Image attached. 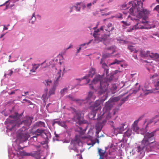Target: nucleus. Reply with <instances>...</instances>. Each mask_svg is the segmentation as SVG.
Returning <instances> with one entry per match:
<instances>
[{
	"instance_id": "nucleus-1",
	"label": "nucleus",
	"mask_w": 159,
	"mask_h": 159,
	"mask_svg": "<svg viewBox=\"0 0 159 159\" xmlns=\"http://www.w3.org/2000/svg\"><path fill=\"white\" fill-rule=\"evenodd\" d=\"M155 131L151 133L148 132L146 133L144 135L143 139L141 142V146L137 147V152L140 154L144 153L146 151L149 152L152 149L151 144H157L155 141L154 136Z\"/></svg>"
},
{
	"instance_id": "nucleus-2",
	"label": "nucleus",
	"mask_w": 159,
	"mask_h": 159,
	"mask_svg": "<svg viewBox=\"0 0 159 159\" xmlns=\"http://www.w3.org/2000/svg\"><path fill=\"white\" fill-rule=\"evenodd\" d=\"M144 0H137L136 3L133 4L132 7L129 9V12L132 15L136 16L137 17L140 18H143V20L146 18L143 17L144 16L147 15L150 13V11L146 9L143 8V2Z\"/></svg>"
},
{
	"instance_id": "nucleus-3",
	"label": "nucleus",
	"mask_w": 159,
	"mask_h": 159,
	"mask_svg": "<svg viewBox=\"0 0 159 159\" xmlns=\"http://www.w3.org/2000/svg\"><path fill=\"white\" fill-rule=\"evenodd\" d=\"M9 117L11 119H7V121L5 122L7 130H11L16 126L19 127L20 119L19 118L18 114L17 113L15 112L14 116H9Z\"/></svg>"
},
{
	"instance_id": "nucleus-4",
	"label": "nucleus",
	"mask_w": 159,
	"mask_h": 159,
	"mask_svg": "<svg viewBox=\"0 0 159 159\" xmlns=\"http://www.w3.org/2000/svg\"><path fill=\"white\" fill-rule=\"evenodd\" d=\"M114 74H111L109 79L106 78L104 79V82L102 81L100 82V87L101 93H104L107 90L109 82L113 80Z\"/></svg>"
},
{
	"instance_id": "nucleus-5",
	"label": "nucleus",
	"mask_w": 159,
	"mask_h": 159,
	"mask_svg": "<svg viewBox=\"0 0 159 159\" xmlns=\"http://www.w3.org/2000/svg\"><path fill=\"white\" fill-rule=\"evenodd\" d=\"M56 87V85H53V87L50 89L48 93V89H45L44 91L45 93L42 97V98L44 101H47L51 95L54 94Z\"/></svg>"
},
{
	"instance_id": "nucleus-6",
	"label": "nucleus",
	"mask_w": 159,
	"mask_h": 159,
	"mask_svg": "<svg viewBox=\"0 0 159 159\" xmlns=\"http://www.w3.org/2000/svg\"><path fill=\"white\" fill-rule=\"evenodd\" d=\"M102 100H97L94 103L93 107L92 109L91 113L90 114L92 116V117L94 118L95 116L96 111L98 110L100 111L101 109L100 105L102 103Z\"/></svg>"
},
{
	"instance_id": "nucleus-7",
	"label": "nucleus",
	"mask_w": 159,
	"mask_h": 159,
	"mask_svg": "<svg viewBox=\"0 0 159 159\" xmlns=\"http://www.w3.org/2000/svg\"><path fill=\"white\" fill-rule=\"evenodd\" d=\"M30 136L28 133L22 131L21 132L18 133L17 137V139L20 142H23L28 140Z\"/></svg>"
},
{
	"instance_id": "nucleus-8",
	"label": "nucleus",
	"mask_w": 159,
	"mask_h": 159,
	"mask_svg": "<svg viewBox=\"0 0 159 159\" xmlns=\"http://www.w3.org/2000/svg\"><path fill=\"white\" fill-rule=\"evenodd\" d=\"M101 81H102L104 82V79H103V77L102 76L100 75H96L94 78L93 79L92 81V84H96V83L100 82V84ZM99 91V93L100 94H101L103 93H101V87H100Z\"/></svg>"
},
{
	"instance_id": "nucleus-9",
	"label": "nucleus",
	"mask_w": 159,
	"mask_h": 159,
	"mask_svg": "<svg viewBox=\"0 0 159 159\" xmlns=\"http://www.w3.org/2000/svg\"><path fill=\"white\" fill-rule=\"evenodd\" d=\"M113 104L114 103L109 100L107 102L105 103V106L103 109V114H104L106 112H109L112 107Z\"/></svg>"
},
{
	"instance_id": "nucleus-10",
	"label": "nucleus",
	"mask_w": 159,
	"mask_h": 159,
	"mask_svg": "<svg viewBox=\"0 0 159 159\" xmlns=\"http://www.w3.org/2000/svg\"><path fill=\"white\" fill-rule=\"evenodd\" d=\"M36 148H38V150L37 151H34L30 153H29V154H28V156H31L36 159H39L40 157V150L39 149L40 147V146H36Z\"/></svg>"
},
{
	"instance_id": "nucleus-11",
	"label": "nucleus",
	"mask_w": 159,
	"mask_h": 159,
	"mask_svg": "<svg viewBox=\"0 0 159 159\" xmlns=\"http://www.w3.org/2000/svg\"><path fill=\"white\" fill-rule=\"evenodd\" d=\"M107 50L111 51V52L109 53L108 52V53H105L103 54V57L104 58H106L110 57L111 55L116 51V48L115 46H112L109 47H108L107 48Z\"/></svg>"
},
{
	"instance_id": "nucleus-12",
	"label": "nucleus",
	"mask_w": 159,
	"mask_h": 159,
	"mask_svg": "<svg viewBox=\"0 0 159 159\" xmlns=\"http://www.w3.org/2000/svg\"><path fill=\"white\" fill-rule=\"evenodd\" d=\"M33 118L31 117L30 116H26L25 118V119L21 122L20 120V122L19 124V125L21 124H23L27 126H29L31 124Z\"/></svg>"
},
{
	"instance_id": "nucleus-13",
	"label": "nucleus",
	"mask_w": 159,
	"mask_h": 159,
	"mask_svg": "<svg viewBox=\"0 0 159 159\" xmlns=\"http://www.w3.org/2000/svg\"><path fill=\"white\" fill-rule=\"evenodd\" d=\"M136 21L137 22V23L134 26V27L135 30H136L139 29H146V28L144 26L141 25H140L141 23L143 24L144 23H148V21L144 20V21H142L139 22V20H136Z\"/></svg>"
},
{
	"instance_id": "nucleus-14",
	"label": "nucleus",
	"mask_w": 159,
	"mask_h": 159,
	"mask_svg": "<svg viewBox=\"0 0 159 159\" xmlns=\"http://www.w3.org/2000/svg\"><path fill=\"white\" fill-rule=\"evenodd\" d=\"M120 126L119 127L115 128L114 126H112L114 132L116 134L122 133L123 131L124 130V126L125 125L124 124H121L120 125Z\"/></svg>"
},
{
	"instance_id": "nucleus-15",
	"label": "nucleus",
	"mask_w": 159,
	"mask_h": 159,
	"mask_svg": "<svg viewBox=\"0 0 159 159\" xmlns=\"http://www.w3.org/2000/svg\"><path fill=\"white\" fill-rule=\"evenodd\" d=\"M44 129H37L35 132L33 133V134L35 135L33 136V138H37L38 136L42 135L43 134H46L44 132Z\"/></svg>"
},
{
	"instance_id": "nucleus-16",
	"label": "nucleus",
	"mask_w": 159,
	"mask_h": 159,
	"mask_svg": "<svg viewBox=\"0 0 159 159\" xmlns=\"http://www.w3.org/2000/svg\"><path fill=\"white\" fill-rule=\"evenodd\" d=\"M149 56L153 60L159 61V54L157 53H150L149 52Z\"/></svg>"
},
{
	"instance_id": "nucleus-17",
	"label": "nucleus",
	"mask_w": 159,
	"mask_h": 159,
	"mask_svg": "<svg viewBox=\"0 0 159 159\" xmlns=\"http://www.w3.org/2000/svg\"><path fill=\"white\" fill-rule=\"evenodd\" d=\"M72 112L73 113L75 114L77 116H75V118H76L77 120H79L80 119V116L81 115V111L78 110L77 111L74 108L72 109Z\"/></svg>"
},
{
	"instance_id": "nucleus-18",
	"label": "nucleus",
	"mask_w": 159,
	"mask_h": 159,
	"mask_svg": "<svg viewBox=\"0 0 159 159\" xmlns=\"http://www.w3.org/2000/svg\"><path fill=\"white\" fill-rule=\"evenodd\" d=\"M93 36L95 38L94 40L95 43H98L102 40V38L100 37L99 35H97L95 34H93Z\"/></svg>"
},
{
	"instance_id": "nucleus-19",
	"label": "nucleus",
	"mask_w": 159,
	"mask_h": 159,
	"mask_svg": "<svg viewBox=\"0 0 159 159\" xmlns=\"http://www.w3.org/2000/svg\"><path fill=\"white\" fill-rule=\"evenodd\" d=\"M138 51L139 52L140 55L142 57H147L148 56H149L150 52L149 51L145 52L141 49H140Z\"/></svg>"
},
{
	"instance_id": "nucleus-20",
	"label": "nucleus",
	"mask_w": 159,
	"mask_h": 159,
	"mask_svg": "<svg viewBox=\"0 0 159 159\" xmlns=\"http://www.w3.org/2000/svg\"><path fill=\"white\" fill-rule=\"evenodd\" d=\"M42 63L41 64H34L33 65V67L31 70H30V72H35L36 71V70L41 65H42L43 63Z\"/></svg>"
},
{
	"instance_id": "nucleus-21",
	"label": "nucleus",
	"mask_w": 159,
	"mask_h": 159,
	"mask_svg": "<svg viewBox=\"0 0 159 159\" xmlns=\"http://www.w3.org/2000/svg\"><path fill=\"white\" fill-rule=\"evenodd\" d=\"M36 127H45V124L43 122L39 121L36 122L34 125Z\"/></svg>"
},
{
	"instance_id": "nucleus-22",
	"label": "nucleus",
	"mask_w": 159,
	"mask_h": 159,
	"mask_svg": "<svg viewBox=\"0 0 159 159\" xmlns=\"http://www.w3.org/2000/svg\"><path fill=\"white\" fill-rule=\"evenodd\" d=\"M95 73V70L94 68H91L90 69L88 74V76L89 77H92Z\"/></svg>"
},
{
	"instance_id": "nucleus-23",
	"label": "nucleus",
	"mask_w": 159,
	"mask_h": 159,
	"mask_svg": "<svg viewBox=\"0 0 159 159\" xmlns=\"http://www.w3.org/2000/svg\"><path fill=\"white\" fill-rule=\"evenodd\" d=\"M157 117L158 116H156L154 117L152 119L149 120L146 125V127H147L148 125L152 123H153L154 124L156 123L157 122L156 118H157Z\"/></svg>"
},
{
	"instance_id": "nucleus-24",
	"label": "nucleus",
	"mask_w": 159,
	"mask_h": 159,
	"mask_svg": "<svg viewBox=\"0 0 159 159\" xmlns=\"http://www.w3.org/2000/svg\"><path fill=\"white\" fill-rule=\"evenodd\" d=\"M68 97L71 100L75 101L79 105H80L83 101V100H80L79 99H75L73 97H70V96H68Z\"/></svg>"
},
{
	"instance_id": "nucleus-25",
	"label": "nucleus",
	"mask_w": 159,
	"mask_h": 159,
	"mask_svg": "<svg viewBox=\"0 0 159 159\" xmlns=\"http://www.w3.org/2000/svg\"><path fill=\"white\" fill-rule=\"evenodd\" d=\"M112 26V24L111 23H109L108 24L106 28L105 29V30L108 31L110 32V31H112L114 30V27H112L111 29H110V28Z\"/></svg>"
},
{
	"instance_id": "nucleus-26",
	"label": "nucleus",
	"mask_w": 159,
	"mask_h": 159,
	"mask_svg": "<svg viewBox=\"0 0 159 159\" xmlns=\"http://www.w3.org/2000/svg\"><path fill=\"white\" fill-rule=\"evenodd\" d=\"M17 154L18 156H28V154L29 153H26L24 152V151H19L17 152Z\"/></svg>"
},
{
	"instance_id": "nucleus-27",
	"label": "nucleus",
	"mask_w": 159,
	"mask_h": 159,
	"mask_svg": "<svg viewBox=\"0 0 159 159\" xmlns=\"http://www.w3.org/2000/svg\"><path fill=\"white\" fill-rule=\"evenodd\" d=\"M95 98V97L93 96V93L92 92H90L89 93V94L88 97L86 98L87 100L89 99H92L94 100Z\"/></svg>"
},
{
	"instance_id": "nucleus-28",
	"label": "nucleus",
	"mask_w": 159,
	"mask_h": 159,
	"mask_svg": "<svg viewBox=\"0 0 159 159\" xmlns=\"http://www.w3.org/2000/svg\"><path fill=\"white\" fill-rule=\"evenodd\" d=\"M61 70H60L57 73L56 76L55 77L56 79V81H57L58 80H59L61 76Z\"/></svg>"
},
{
	"instance_id": "nucleus-29",
	"label": "nucleus",
	"mask_w": 159,
	"mask_h": 159,
	"mask_svg": "<svg viewBox=\"0 0 159 159\" xmlns=\"http://www.w3.org/2000/svg\"><path fill=\"white\" fill-rule=\"evenodd\" d=\"M98 153L100 155V159H101L102 158V157H103L105 154V151L102 150V149H98Z\"/></svg>"
},
{
	"instance_id": "nucleus-30",
	"label": "nucleus",
	"mask_w": 159,
	"mask_h": 159,
	"mask_svg": "<svg viewBox=\"0 0 159 159\" xmlns=\"http://www.w3.org/2000/svg\"><path fill=\"white\" fill-rule=\"evenodd\" d=\"M128 48L132 52H134L135 53H137L138 52V51L136 50L135 49L134 47L132 46H129L128 47Z\"/></svg>"
},
{
	"instance_id": "nucleus-31",
	"label": "nucleus",
	"mask_w": 159,
	"mask_h": 159,
	"mask_svg": "<svg viewBox=\"0 0 159 159\" xmlns=\"http://www.w3.org/2000/svg\"><path fill=\"white\" fill-rule=\"evenodd\" d=\"M120 99L119 97H115L114 98H111L109 101L113 103V102H117L119 101Z\"/></svg>"
},
{
	"instance_id": "nucleus-32",
	"label": "nucleus",
	"mask_w": 159,
	"mask_h": 159,
	"mask_svg": "<svg viewBox=\"0 0 159 159\" xmlns=\"http://www.w3.org/2000/svg\"><path fill=\"white\" fill-rule=\"evenodd\" d=\"M57 124H58L59 125H61V126L65 128L66 129L67 128L66 125V122L64 121H58Z\"/></svg>"
},
{
	"instance_id": "nucleus-33",
	"label": "nucleus",
	"mask_w": 159,
	"mask_h": 159,
	"mask_svg": "<svg viewBox=\"0 0 159 159\" xmlns=\"http://www.w3.org/2000/svg\"><path fill=\"white\" fill-rule=\"evenodd\" d=\"M143 90L145 92V95H147L149 93H152V90H148L146 88L145 89L144 88L143 89Z\"/></svg>"
},
{
	"instance_id": "nucleus-34",
	"label": "nucleus",
	"mask_w": 159,
	"mask_h": 159,
	"mask_svg": "<svg viewBox=\"0 0 159 159\" xmlns=\"http://www.w3.org/2000/svg\"><path fill=\"white\" fill-rule=\"evenodd\" d=\"M124 135L125 136L129 137L131 135V131L129 130H128L125 133Z\"/></svg>"
},
{
	"instance_id": "nucleus-35",
	"label": "nucleus",
	"mask_w": 159,
	"mask_h": 159,
	"mask_svg": "<svg viewBox=\"0 0 159 159\" xmlns=\"http://www.w3.org/2000/svg\"><path fill=\"white\" fill-rule=\"evenodd\" d=\"M81 4V2L77 3V4H76V6L73 7L72 8H75L77 11H80V7H79L78 6L79 5H80Z\"/></svg>"
},
{
	"instance_id": "nucleus-36",
	"label": "nucleus",
	"mask_w": 159,
	"mask_h": 159,
	"mask_svg": "<svg viewBox=\"0 0 159 159\" xmlns=\"http://www.w3.org/2000/svg\"><path fill=\"white\" fill-rule=\"evenodd\" d=\"M102 67L105 69V70L106 72V74L107 75L108 73V69H106V68L107 67V65L105 63H103L102 64Z\"/></svg>"
},
{
	"instance_id": "nucleus-37",
	"label": "nucleus",
	"mask_w": 159,
	"mask_h": 159,
	"mask_svg": "<svg viewBox=\"0 0 159 159\" xmlns=\"http://www.w3.org/2000/svg\"><path fill=\"white\" fill-rule=\"evenodd\" d=\"M67 89L68 88H65L61 90L60 91L61 94L63 95L67 92Z\"/></svg>"
},
{
	"instance_id": "nucleus-38",
	"label": "nucleus",
	"mask_w": 159,
	"mask_h": 159,
	"mask_svg": "<svg viewBox=\"0 0 159 159\" xmlns=\"http://www.w3.org/2000/svg\"><path fill=\"white\" fill-rule=\"evenodd\" d=\"M35 17L34 16V13L32 16V18L30 20V22L31 23V24H33L34 22L35 21Z\"/></svg>"
},
{
	"instance_id": "nucleus-39",
	"label": "nucleus",
	"mask_w": 159,
	"mask_h": 159,
	"mask_svg": "<svg viewBox=\"0 0 159 159\" xmlns=\"http://www.w3.org/2000/svg\"><path fill=\"white\" fill-rule=\"evenodd\" d=\"M132 129L133 131L137 132L139 129V128L138 127L137 125H132Z\"/></svg>"
},
{
	"instance_id": "nucleus-40",
	"label": "nucleus",
	"mask_w": 159,
	"mask_h": 159,
	"mask_svg": "<svg viewBox=\"0 0 159 159\" xmlns=\"http://www.w3.org/2000/svg\"><path fill=\"white\" fill-rule=\"evenodd\" d=\"M158 75L157 73H155L153 75H151L150 76V79L153 80L155 78L158 77Z\"/></svg>"
},
{
	"instance_id": "nucleus-41",
	"label": "nucleus",
	"mask_w": 159,
	"mask_h": 159,
	"mask_svg": "<svg viewBox=\"0 0 159 159\" xmlns=\"http://www.w3.org/2000/svg\"><path fill=\"white\" fill-rule=\"evenodd\" d=\"M102 127L101 126H99V125L98 124H97L96 125V129L97 130V132H99L100 131H101L102 129Z\"/></svg>"
},
{
	"instance_id": "nucleus-42",
	"label": "nucleus",
	"mask_w": 159,
	"mask_h": 159,
	"mask_svg": "<svg viewBox=\"0 0 159 159\" xmlns=\"http://www.w3.org/2000/svg\"><path fill=\"white\" fill-rule=\"evenodd\" d=\"M52 82V81L51 80H45L44 82L45 85L47 86H50Z\"/></svg>"
},
{
	"instance_id": "nucleus-43",
	"label": "nucleus",
	"mask_w": 159,
	"mask_h": 159,
	"mask_svg": "<svg viewBox=\"0 0 159 159\" xmlns=\"http://www.w3.org/2000/svg\"><path fill=\"white\" fill-rule=\"evenodd\" d=\"M120 62V61H119L117 59H116L114 61L110 64V65H112L115 64H118Z\"/></svg>"
},
{
	"instance_id": "nucleus-44",
	"label": "nucleus",
	"mask_w": 159,
	"mask_h": 159,
	"mask_svg": "<svg viewBox=\"0 0 159 159\" xmlns=\"http://www.w3.org/2000/svg\"><path fill=\"white\" fill-rule=\"evenodd\" d=\"M134 29V26L133 27H130L129 28L127 29V31L129 32H131Z\"/></svg>"
},
{
	"instance_id": "nucleus-45",
	"label": "nucleus",
	"mask_w": 159,
	"mask_h": 159,
	"mask_svg": "<svg viewBox=\"0 0 159 159\" xmlns=\"http://www.w3.org/2000/svg\"><path fill=\"white\" fill-rule=\"evenodd\" d=\"M155 87L157 89H159V81L157 82L155 84Z\"/></svg>"
},
{
	"instance_id": "nucleus-46",
	"label": "nucleus",
	"mask_w": 159,
	"mask_h": 159,
	"mask_svg": "<svg viewBox=\"0 0 159 159\" xmlns=\"http://www.w3.org/2000/svg\"><path fill=\"white\" fill-rule=\"evenodd\" d=\"M128 96H127L125 97V98H124L122 99V101L123 102L122 103H123L125 102V101H126L127 100V99L128 98Z\"/></svg>"
},
{
	"instance_id": "nucleus-47",
	"label": "nucleus",
	"mask_w": 159,
	"mask_h": 159,
	"mask_svg": "<svg viewBox=\"0 0 159 159\" xmlns=\"http://www.w3.org/2000/svg\"><path fill=\"white\" fill-rule=\"evenodd\" d=\"M158 10H159V5H157L154 8V10L157 11Z\"/></svg>"
},
{
	"instance_id": "nucleus-48",
	"label": "nucleus",
	"mask_w": 159,
	"mask_h": 159,
	"mask_svg": "<svg viewBox=\"0 0 159 159\" xmlns=\"http://www.w3.org/2000/svg\"><path fill=\"white\" fill-rule=\"evenodd\" d=\"M99 31H100V30L99 29H98L97 30L94 31L93 34H96L97 35H99L98 34V33L99 32Z\"/></svg>"
},
{
	"instance_id": "nucleus-49",
	"label": "nucleus",
	"mask_w": 159,
	"mask_h": 159,
	"mask_svg": "<svg viewBox=\"0 0 159 159\" xmlns=\"http://www.w3.org/2000/svg\"><path fill=\"white\" fill-rule=\"evenodd\" d=\"M92 5L91 3H90L87 5V7L89 8H90Z\"/></svg>"
},
{
	"instance_id": "nucleus-50",
	"label": "nucleus",
	"mask_w": 159,
	"mask_h": 159,
	"mask_svg": "<svg viewBox=\"0 0 159 159\" xmlns=\"http://www.w3.org/2000/svg\"><path fill=\"white\" fill-rule=\"evenodd\" d=\"M9 71H10V72L9 73L7 74V75H9V76H11L12 74L13 71L11 70H9Z\"/></svg>"
},
{
	"instance_id": "nucleus-51",
	"label": "nucleus",
	"mask_w": 159,
	"mask_h": 159,
	"mask_svg": "<svg viewBox=\"0 0 159 159\" xmlns=\"http://www.w3.org/2000/svg\"><path fill=\"white\" fill-rule=\"evenodd\" d=\"M138 121H139L138 120H136L135 121H134L133 125H137V124L138 122Z\"/></svg>"
},
{
	"instance_id": "nucleus-52",
	"label": "nucleus",
	"mask_w": 159,
	"mask_h": 159,
	"mask_svg": "<svg viewBox=\"0 0 159 159\" xmlns=\"http://www.w3.org/2000/svg\"><path fill=\"white\" fill-rule=\"evenodd\" d=\"M9 26V25H8L7 26H5V25L4 26L3 30H7L8 29V27Z\"/></svg>"
},
{
	"instance_id": "nucleus-53",
	"label": "nucleus",
	"mask_w": 159,
	"mask_h": 159,
	"mask_svg": "<svg viewBox=\"0 0 159 159\" xmlns=\"http://www.w3.org/2000/svg\"><path fill=\"white\" fill-rule=\"evenodd\" d=\"M77 137H78L77 136H75V140L76 142L79 143V140H78V139H77Z\"/></svg>"
},
{
	"instance_id": "nucleus-54",
	"label": "nucleus",
	"mask_w": 159,
	"mask_h": 159,
	"mask_svg": "<svg viewBox=\"0 0 159 159\" xmlns=\"http://www.w3.org/2000/svg\"><path fill=\"white\" fill-rule=\"evenodd\" d=\"M89 87L90 89H93V86L92 84H90L89 85Z\"/></svg>"
},
{
	"instance_id": "nucleus-55",
	"label": "nucleus",
	"mask_w": 159,
	"mask_h": 159,
	"mask_svg": "<svg viewBox=\"0 0 159 159\" xmlns=\"http://www.w3.org/2000/svg\"><path fill=\"white\" fill-rule=\"evenodd\" d=\"M119 72L118 70H115L114 72V73H113L112 74H114V75H115L116 74V73H117L118 72Z\"/></svg>"
},
{
	"instance_id": "nucleus-56",
	"label": "nucleus",
	"mask_w": 159,
	"mask_h": 159,
	"mask_svg": "<svg viewBox=\"0 0 159 159\" xmlns=\"http://www.w3.org/2000/svg\"><path fill=\"white\" fill-rule=\"evenodd\" d=\"M15 93V91H12V92H11L10 93H9V94L10 95H11V94H14Z\"/></svg>"
},
{
	"instance_id": "nucleus-57",
	"label": "nucleus",
	"mask_w": 159,
	"mask_h": 159,
	"mask_svg": "<svg viewBox=\"0 0 159 159\" xmlns=\"http://www.w3.org/2000/svg\"><path fill=\"white\" fill-rule=\"evenodd\" d=\"M97 0H94L93 2H92V4H94L96 2H97Z\"/></svg>"
},
{
	"instance_id": "nucleus-58",
	"label": "nucleus",
	"mask_w": 159,
	"mask_h": 159,
	"mask_svg": "<svg viewBox=\"0 0 159 159\" xmlns=\"http://www.w3.org/2000/svg\"><path fill=\"white\" fill-rule=\"evenodd\" d=\"M81 47H80L77 50V53H79L80 51V50H81Z\"/></svg>"
},
{
	"instance_id": "nucleus-59",
	"label": "nucleus",
	"mask_w": 159,
	"mask_h": 159,
	"mask_svg": "<svg viewBox=\"0 0 159 159\" xmlns=\"http://www.w3.org/2000/svg\"><path fill=\"white\" fill-rule=\"evenodd\" d=\"M99 30H102V31L103 30V26H101L100 28V29Z\"/></svg>"
},
{
	"instance_id": "nucleus-60",
	"label": "nucleus",
	"mask_w": 159,
	"mask_h": 159,
	"mask_svg": "<svg viewBox=\"0 0 159 159\" xmlns=\"http://www.w3.org/2000/svg\"><path fill=\"white\" fill-rule=\"evenodd\" d=\"M5 34H2L1 35V36H0V38H2L5 35Z\"/></svg>"
},
{
	"instance_id": "nucleus-61",
	"label": "nucleus",
	"mask_w": 159,
	"mask_h": 159,
	"mask_svg": "<svg viewBox=\"0 0 159 159\" xmlns=\"http://www.w3.org/2000/svg\"><path fill=\"white\" fill-rule=\"evenodd\" d=\"M92 41H93V40H90L88 43H86V44L87 45L89 44V43H91Z\"/></svg>"
},
{
	"instance_id": "nucleus-62",
	"label": "nucleus",
	"mask_w": 159,
	"mask_h": 159,
	"mask_svg": "<svg viewBox=\"0 0 159 159\" xmlns=\"http://www.w3.org/2000/svg\"><path fill=\"white\" fill-rule=\"evenodd\" d=\"M153 35H155V36H157L159 38V34H153Z\"/></svg>"
},
{
	"instance_id": "nucleus-63",
	"label": "nucleus",
	"mask_w": 159,
	"mask_h": 159,
	"mask_svg": "<svg viewBox=\"0 0 159 159\" xmlns=\"http://www.w3.org/2000/svg\"><path fill=\"white\" fill-rule=\"evenodd\" d=\"M85 45H86V43H83V44H81V45H80V46H84Z\"/></svg>"
},
{
	"instance_id": "nucleus-64",
	"label": "nucleus",
	"mask_w": 159,
	"mask_h": 159,
	"mask_svg": "<svg viewBox=\"0 0 159 159\" xmlns=\"http://www.w3.org/2000/svg\"><path fill=\"white\" fill-rule=\"evenodd\" d=\"M77 156H79L80 157L79 159H82V157L81 156H80L79 154L77 155Z\"/></svg>"
}]
</instances>
